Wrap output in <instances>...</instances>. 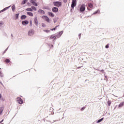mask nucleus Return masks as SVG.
Wrapping results in <instances>:
<instances>
[{"label":"nucleus","mask_w":124,"mask_h":124,"mask_svg":"<svg viewBox=\"0 0 124 124\" xmlns=\"http://www.w3.org/2000/svg\"><path fill=\"white\" fill-rule=\"evenodd\" d=\"M77 4V3L76 2V0H72L71 7L72 8H74V7L76 6Z\"/></svg>","instance_id":"4"},{"label":"nucleus","mask_w":124,"mask_h":124,"mask_svg":"<svg viewBox=\"0 0 124 124\" xmlns=\"http://www.w3.org/2000/svg\"><path fill=\"white\" fill-rule=\"evenodd\" d=\"M38 12L39 14H43V15L45 14V12L44 10L41 9L39 10Z\"/></svg>","instance_id":"13"},{"label":"nucleus","mask_w":124,"mask_h":124,"mask_svg":"<svg viewBox=\"0 0 124 124\" xmlns=\"http://www.w3.org/2000/svg\"><path fill=\"white\" fill-rule=\"evenodd\" d=\"M42 18H43V19L45 20V21H46V22L47 23H50V19L49 18V17H48V16H42Z\"/></svg>","instance_id":"5"},{"label":"nucleus","mask_w":124,"mask_h":124,"mask_svg":"<svg viewBox=\"0 0 124 124\" xmlns=\"http://www.w3.org/2000/svg\"><path fill=\"white\" fill-rule=\"evenodd\" d=\"M88 5V6H89L90 8H92L93 7V4H92V3H89Z\"/></svg>","instance_id":"26"},{"label":"nucleus","mask_w":124,"mask_h":124,"mask_svg":"<svg viewBox=\"0 0 124 124\" xmlns=\"http://www.w3.org/2000/svg\"><path fill=\"white\" fill-rule=\"evenodd\" d=\"M105 48L106 49H108V48H109V44H108L106 46H105Z\"/></svg>","instance_id":"35"},{"label":"nucleus","mask_w":124,"mask_h":124,"mask_svg":"<svg viewBox=\"0 0 124 124\" xmlns=\"http://www.w3.org/2000/svg\"><path fill=\"white\" fill-rule=\"evenodd\" d=\"M26 18H27V16L25 15H22L21 16V20H24V19H26Z\"/></svg>","instance_id":"17"},{"label":"nucleus","mask_w":124,"mask_h":124,"mask_svg":"<svg viewBox=\"0 0 124 124\" xmlns=\"http://www.w3.org/2000/svg\"><path fill=\"white\" fill-rule=\"evenodd\" d=\"M32 10H34V11H36V8L34 6H31Z\"/></svg>","instance_id":"24"},{"label":"nucleus","mask_w":124,"mask_h":124,"mask_svg":"<svg viewBox=\"0 0 124 124\" xmlns=\"http://www.w3.org/2000/svg\"><path fill=\"white\" fill-rule=\"evenodd\" d=\"M1 98V94L0 93V99Z\"/></svg>","instance_id":"50"},{"label":"nucleus","mask_w":124,"mask_h":124,"mask_svg":"<svg viewBox=\"0 0 124 124\" xmlns=\"http://www.w3.org/2000/svg\"><path fill=\"white\" fill-rule=\"evenodd\" d=\"M78 37H79V39L81 38V33H79L78 34Z\"/></svg>","instance_id":"41"},{"label":"nucleus","mask_w":124,"mask_h":124,"mask_svg":"<svg viewBox=\"0 0 124 124\" xmlns=\"http://www.w3.org/2000/svg\"><path fill=\"white\" fill-rule=\"evenodd\" d=\"M44 31H45V32H46V33H48V32H50V30H44Z\"/></svg>","instance_id":"30"},{"label":"nucleus","mask_w":124,"mask_h":124,"mask_svg":"<svg viewBox=\"0 0 124 124\" xmlns=\"http://www.w3.org/2000/svg\"><path fill=\"white\" fill-rule=\"evenodd\" d=\"M16 19H19V14H16Z\"/></svg>","instance_id":"31"},{"label":"nucleus","mask_w":124,"mask_h":124,"mask_svg":"<svg viewBox=\"0 0 124 124\" xmlns=\"http://www.w3.org/2000/svg\"><path fill=\"white\" fill-rule=\"evenodd\" d=\"M58 19H59L58 18H55V19H53V21H54V23L55 24H56V23H57V21H58Z\"/></svg>","instance_id":"27"},{"label":"nucleus","mask_w":124,"mask_h":124,"mask_svg":"<svg viewBox=\"0 0 124 124\" xmlns=\"http://www.w3.org/2000/svg\"><path fill=\"white\" fill-rule=\"evenodd\" d=\"M1 69V68H0V70Z\"/></svg>","instance_id":"55"},{"label":"nucleus","mask_w":124,"mask_h":124,"mask_svg":"<svg viewBox=\"0 0 124 124\" xmlns=\"http://www.w3.org/2000/svg\"><path fill=\"white\" fill-rule=\"evenodd\" d=\"M34 34V30H31L28 31V35L29 36H32Z\"/></svg>","instance_id":"3"},{"label":"nucleus","mask_w":124,"mask_h":124,"mask_svg":"<svg viewBox=\"0 0 124 124\" xmlns=\"http://www.w3.org/2000/svg\"><path fill=\"white\" fill-rule=\"evenodd\" d=\"M12 9L13 12H14V11H15V9H16L15 5H13V6H12Z\"/></svg>","instance_id":"23"},{"label":"nucleus","mask_w":124,"mask_h":124,"mask_svg":"<svg viewBox=\"0 0 124 124\" xmlns=\"http://www.w3.org/2000/svg\"><path fill=\"white\" fill-rule=\"evenodd\" d=\"M58 27H59V25L58 26H56L55 28H56V30H57V28H58Z\"/></svg>","instance_id":"46"},{"label":"nucleus","mask_w":124,"mask_h":124,"mask_svg":"<svg viewBox=\"0 0 124 124\" xmlns=\"http://www.w3.org/2000/svg\"><path fill=\"white\" fill-rule=\"evenodd\" d=\"M22 25H23L24 26H27V25H28V24H29V21L28 20H24L22 22Z\"/></svg>","instance_id":"10"},{"label":"nucleus","mask_w":124,"mask_h":124,"mask_svg":"<svg viewBox=\"0 0 124 124\" xmlns=\"http://www.w3.org/2000/svg\"><path fill=\"white\" fill-rule=\"evenodd\" d=\"M2 122H3V120H2V121L0 122V124H1V123H2Z\"/></svg>","instance_id":"48"},{"label":"nucleus","mask_w":124,"mask_h":124,"mask_svg":"<svg viewBox=\"0 0 124 124\" xmlns=\"http://www.w3.org/2000/svg\"><path fill=\"white\" fill-rule=\"evenodd\" d=\"M11 36L13 37V34H11Z\"/></svg>","instance_id":"51"},{"label":"nucleus","mask_w":124,"mask_h":124,"mask_svg":"<svg viewBox=\"0 0 124 124\" xmlns=\"http://www.w3.org/2000/svg\"><path fill=\"white\" fill-rule=\"evenodd\" d=\"M0 84H1V85H2V86H3V84H2V83L0 81Z\"/></svg>","instance_id":"45"},{"label":"nucleus","mask_w":124,"mask_h":124,"mask_svg":"<svg viewBox=\"0 0 124 124\" xmlns=\"http://www.w3.org/2000/svg\"><path fill=\"white\" fill-rule=\"evenodd\" d=\"M80 12H84L86 10V5L83 4L81 5V7L79 8Z\"/></svg>","instance_id":"2"},{"label":"nucleus","mask_w":124,"mask_h":124,"mask_svg":"<svg viewBox=\"0 0 124 124\" xmlns=\"http://www.w3.org/2000/svg\"><path fill=\"white\" fill-rule=\"evenodd\" d=\"M53 12H54V13H57V12H58V11H59V8H58L57 7H54L53 8H52V9Z\"/></svg>","instance_id":"7"},{"label":"nucleus","mask_w":124,"mask_h":124,"mask_svg":"<svg viewBox=\"0 0 124 124\" xmlns=\"http://www.w3.org/2000/svg\"><path fill=\"white\" fill-rule=\"evenodd\" d=\"M27 4V5H31V3L30 2H28Z\"/></svg>","instance_id":"42"},{"label":"nucleus","mask_w":124,"mask_h":124,"mask_svg":"<svg viewBox=\"0 0 124 124\" xmlns=\"http://www.w3.org/2000/svg\"><path fill=\"white\" fill-rule=\"evenodd\" d=\"M5 62H10V60L8 59H7L5 60Z\"/></svg>","instance_id":"32"},{"label":"nucleus","mask_w":124,"mask_h":124,"mask_svg":"<svg viewBox=\"0 0 124 124\" xmlns=\"http://www.w3.org/2000/svg\"><path fill=\"white\" fill-rule=\"evenodd\" d=\"M63 1L64 3H66V2H67V0H63Z\"/></svg>","instance_id":"38"},{"label":"nucleus","mask_w":124,"mask_h":124,"mask_svg":"<svg viewBox=\"0 0 124 124\" xmlns=\"http://www.w3.org/2000/svg\"><path fill=\"white\" fill-rule=\"evenodd\" d=\"M53 122H55V121H54Z\"/></svg>","instance_id":"53"},{"label":"nucleus","mask_w":124,"mask_h":124,"mask_svg":"<svg viewBox=\"0 0 124 124\" xmlns=\"http://www.w3.org/2000/svg\"><path fill=\"white\" fill-rule=\"evenodd\" d=\"M30 23L31 26H32V21L30 20Z\"/></svg>","instance_id":"37"},{"label":"nucleus","mask_w":124,"mask_h":124,"mask_svg":"<svg viewBox=\"0 0 124 124\" xmlns=\"http://www.w3.org/2000/svg\"><path fill=\"white\" fill-rule=\"evenodd\" d=\"M11 6H9L8 7H7L5 8H4L3 10L0 11V13H1V12H3L4 11H5L6 10H7V9H9L10 7H11Z\"/></svg>","instance_id":"12"},{"label":"nucleus","mask_w":124,"mask_h":124,"mask_svg":"<svg viewBox=\"0 0 124 124\" xmlns=\"http://www.w3.org/2000/svg\"><path fill=\"white\" fill-rule=\"evenodd\" d=\"M30 2L33 4V5H34V6H37V4L35 1H34V0H31Z\"/></svg>","instance_id":"11"},{"label":"nucleus","mask_w":124,"mask_h":124,"mask_svg":"<svg viewBox=\"0 0 124 124\" xmlns=\"http://www.w3.org/2000/svg\"><path fill=\"white\" fill-rule=\"evenodd\" d=\"M34 23L35 25V26L38 25V20H37V17H35L34 19Z\"/></svg>","instance_id":"8"},{"label":"nucleus","mask_w":124,"mask_h":124,"mask_svg":"<svg viewBox=\"0 0 124 124\" xmlns=\"http://www.w3.org/2000/svg\"><path fill=\"white\" fill-rule=\"evenodd\" d=\"M42 27L45 28V27H46V24L45 23H42Z\"/></svg>","instance_id":"34"},{"label":"nucleus","mask_w":124,"mask_h":124,"mask_svg":"<svg viewBox=\"0 0 124 124\" xmlns=\"http://www.w3.org/2000/svg\"><path fill=\"white\" fill-rule=\"evenodd\" d=\"M62 33H63V31H60L59 33L57 35V38H60V37L62 36Z\"/></svg>","instance_id":"9"},{"label":"nucleus","mask_w":124,"mask_h":124,"mask_svg":"<svg viewBox=\"0 0 124 124\" xmlns=\"http://www.w3.org/2000/svg\"><path fill=\"white\" fill-rule=\"evenodd\" d=\"M98 11H99L98 10L96 11L94 13H93V14H97V13H98Z\"/></svg>","instance_id":"36"},{"label":"nucleus","mask_w":124,"mask_h":124,"mask_svg":"<svg viewBox=\"0 0 124 124\" xmlns=\"http://www.w3.org/2000/svg\"><path fill=\"white\" fill-rule=\"evenodd\" d=\"M53 5L56 7H61L62 6V2L59 1H54Z\"/></svg>","instance_id":"1"},{"label":"nucleus","mask_w":124,"mask_h":124,"mask_svg":"<svg viewBox=\"0 0 124 124\" xmlns=\"http://www.w3.org/2000/svg\"><path fill=\"white\" fill-rule=\"evenodd\" d=\"M2 26H3V22H2V21H0V30L2 28Z\"/></svg>","instance_id":"21"},{"label":"nucleus","mask_w":124,"mask_h":124,"mask_svg":"<svg viewBox=\"0 0 124 124\" xmlns=\"http://www.w3.org/2000/svg\"><path fill=\"white\" fill-rule=\"evenodd\" d=\"M51 30V31H56V28H53V29H50Z\"/></svg>","instance_id":"40"},{"label":"nucleus","mask_w":124,"mask_h":124,"mask_svg":"<svg viewBox=\"0 0 124 124\" xmlns=\"http://www.w3.org/2000/svg\"><path fill=\"white\" fill-rule=\"evenodd\" d=\"M81 67H82V66L78 67V69H79V68H81Z\"/></svg>","instance_id":"47"},{"label":"nucleus","mask_w":124,"mask_h":124,"mask_svg":"<svg viewBox=\"0 0 124 124\" xmlns=\"http://www.w3.org/2000/svg\"><path fill=\"white\" fill-rule=\"evenodd\" d=\"M96 70H98V71H100V72H102V73H104V70H99V69H97Z\"/></svg>","instance_id":"28"},{"label":"nucleus","mask_w":124,"mask_h":124,"mask_svg":"<svg viewBox=\"0 0 124 124\" xmlns=\"http://www.w3.org/2000/svg\"><path fill=\"white\" fill-rule=\"evenodd\" d=\"M85 110V107H83L81 109V111H84Z\"/></svg>","instance_id":"39"},{"label":"nucleus","mask_w":124,"mask_h":124,"mask_svg":"<svg viewBox=\"0 0 124 124\" xmlns=\"http://www.w3.org/2000/svg\"><path fill=\"white\" fill-rule=\"evenodd\" d=\"M27 2L28 0H23L21 2V4H26V3H27Z\"/></svg>","instance_id":"20"},{"label":"nucleus","mask_w":124,"mask_h":124,"mask_svg":"<svg viewBox=\"0 0 124 124\" xmlns=\"http://www.w3.org/2000/svg\"><path fill=\"white\" fill-rule=\"evenodd\" d=\"M27 15H29V16H31V17H32V16H33V14H32V13L31 12H28Z\"/></svg>","instance_id":"16"},{"label":"nucleus","mask_w":124,"mask_h":124,"mask_svg":"<svg viewBox=\"0 0 124 124\" xmlns=\"http://www.w3.org/2000/svg\"><path fill=\"white\" fill-rule=\"evenodd\" d=\"M17 101L18 103H19V104H23V100H22V98L20 97H17Z\"/></svg>","instance_id":"6"},{"label":"nucleus","mask_w":124,"mask_h":124,"mask_svg":"<svg viewBox=\"0 0 124 124\" xmlns=\"http://www.w3.org/2000/svg\"><path fill=\"white\" fill-rule=\"evenodd\" d=\"M47 14L49 15V16H50V17H54V14H53L52 12H48Z\"/></svg>","instance_id":"14"},{"label":"nucleus","mask_w":124,"mask_h":124,"mask_svg":"<svg viewBox=\"0 0 124 124\" xmlns=\"http://www.w3.org/2000/svg\"><path fill=\"white\" fill-rule=\"evenodd\" d=\"M3 111V108H0V114H1V113H2Z\"/></svg>","instance_id":"29"},{"label":"nucleus","mask_w":124,"mask_h":124,"mask_svg":"<svg viewBox=\"0 0 124 124\" xmlns=\"http://www.w3.org/2000/svg\"><path fill=\"white\" fill-rule=\"evenodd\" d=\"M26 11H31L32 12V9L31 8H28L26 9Z\"/></svg>","instance_id":"25"},{"label":"nucleus","mask_w":124,"mask_h":124,"mask_svg":"<svg viewBox=\"0 0 124 124\" xmlns=\"http://www.w3.org/2000/svg\"><path fill=\"white\" fill-rule=\"evenodd\" d=\"M108 106H110L111 105V101H108Z\"/></svg>","instance_id":"33"},{"label":"nucleus","mask_w":124,"mask_h":124,"mask_svg":"<svg viewBox=\"0 0 124 124\" xmlns=\"http://www.w3.org/2000/svg\"><path fill=\"white\" fill-rule=\"evenodd\" d=\"M6 51H5V50H4V52H3V55H4V54H5V52H6Z\"/></svg>","instance_id":"44"},{"label":"nucleus","mask_w":124,"mask_h":124,"mask_svg":"<svg viewBox=\"0 0 124 124\" xmlns=\"http://www.w3.org/2000/svg\"><path fill=\"white\" fill-rule=\"evenodd\" d=\"M9 47V46H8L5 50V51L6 52V51H7V50H8V48Z\"/></svg>","instance_id":"43"},{"label":"nucleus","mask_w":124,"mask_h":124,"mask_svg":"<svg viewBox=\"0 0 124 124\" xmlns=\"http://www.w3.org/2000/svg\"><path fill=\"white\" fill-rule=\"evenodd\" d=\"M60 109H61V108L59 109V110H60Z\"/></svg>","instance_id":"54"},{"label":"nucleus","mask_w":124,"mask_h":124,"mask_svg":"<svg viewBox=\"0 0 124 124\" xmlns=\"http://www.w3.org/2000/svg\"><path fill=\"white\" fill-rule=\"evenodd\" d=\"M51 47H54V46H53V45H52Z\"/></svg>","instance_id":"52"},{"label":"nucleus","mask_w":124,"mask_h":124,"mask_svg":"<svg viewBox=\"0 0 124 124\" xmlns=\"http://www.w3.org/2000/svg\"><path fill=\"white\" fill-rule=\"evenodd\" d=\"M104 119V118H102L99 120H98L96 124H99V123H101V122H102L103 121V120Z\"/></svg>","instance_id":"18"},{"label":"nucleus","mask_w":124,"mask_h":124,"mask_svg":"<svg viewBox=\"0 0 124 124\" xmlns=\"http://www.w3.org/2000/svg\"><path fill=\"white\" fill-rule=\"evenodd\" d=\"M104 76L105 77V78H107V76H105V75H104Z\"/></svg>","instance_id":"49"},{"label":"nucleus","mask_w":124,"mask_h":124,"mask_svg":"<svg viewBox=\"0 0 124 124\" xmlns=\"http://www.w3.org/2000/svg\"><path fill=\"white\" fill-rule=\"evenodd\" d=\"M4 76V75H3V73L1 72V71H0V77L2 78Z\"/></svg>","instance_id":"22"},{"label":"nucleus","mask_w":124,"mask_h":124,"mask_svg":"<svg viewBox=\"0 0 124 124\" xmlns=\"http://www.w3.org/2000/svg\"><path fill=\"white\" fill-rule=\"evenodd\" d=\"M53 38H54V39H56V38H58V37H57V35H52L50 36V39H53Z\"/></svg>","instance_id":"15"},{"label":"nucleus","mask_w":124,"mask_h":124,"mask_svg":"<svg viewBox=\"0 0 124 124\" xmlns=\"http://www.w3.org/2000/svg\"><path fill=\"white\" fill-rule=\"evenodd\" d=\"M124 102L121 103L119 106H118V108H120L121 107H123L124 106Z\"/></svg>","instance_id":"19"}]
</instances>
